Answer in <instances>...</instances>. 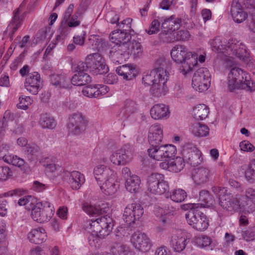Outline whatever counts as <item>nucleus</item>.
<instances>
[{"label": "nucleus", "mask_w": 255, "mask_h": 255, "mask_svg": "<svg viewBox=\"0 0 255 255\" xmlns=\"http://www.w3.org/2000/svg\"><path fill=\"white\" fill-rule=\"evenodd\" d=\"M46 237L45 230L41 228L33 229L28 234V239L35 244L42 243L46 240Z\"/></svg>", "instance_id": "obj_34"}, {"label": "nucleus", "mask_w": 255, "mask_h": 255, "mask_svg": "<svg viewBox=\"0 0 255 255\" xmlns=\"http://www.w3.org/2000/svg\"><path fill=\"white\" fill-rule=\"evenodd\" d=\"M209 109L204 104L197 105L193 110L194 118L196 120H203L207 117Z\"/></svg>", "instance_id": "obj_46"}, {"label": "nucleus", "mask_w": 255, "mask_h": 255, "mask_svg": "<svg viewBox=\"0 0 255 255\" xmlns=\"http://www.w3.org/2000/svg\"><path fill=\"white\" fill-rule=\"evenodd\" d=\"M35 199L31 196H27L19 199L18 204L20 206H25L26 209L32 211L36 203Z\"/></svg>", "instance_id": "obj_52"}, {"label": "nucleus", "mask_w": 255, "mask_h": 255, "mask_svg": "<svg viewBox=\"0 0 255 255\" xmlns=\"http://www.w3.org/2000/svg\"><path fill=\"white\" fill-rule=\"evenodd\" d=\"M13 119V114L8 110L6 111L2 119L0 121V133H3L5 128L7 126V123L12 121Z\"/></svg>", "instance_id": "obj_53"}, {"label": "nucleus", "mask_w": 255, "mask_h": 255, "mask_svg": "<svg viewBox=\"0 0 255 255\" xmlns=\"http://www.w3.org/2000/svg\"><path fill=\"white\" fill-rule=\"evenodd\" d=\"M54 207L48 201L36 203L31 212L32 218L39 223L48 221L54 214Z\"/></svg>", "instance_id": "obj_8"}, {"label": "nucleus", "mask_w": 255, "mask_h": 255, "mask_svg": "<svg viewBox=\"0 0 255 255\" xmlns=\"http://www.w3.org/2000/svg\"><path fill=\"white\" fill-rule=\"evenodd\" d=\"M149 156L158 161H162L166 158H171L176 153V147L171 144H166L159 146H151L148 149Z\"/></svg>", "instance_id": "obj_9"}, {"label": "nucleus", "mask_w": 255, "mask_h": 255, "mask_svg": "<svg viewBox=\"0 0 255 255\" xmlns=\"http://www.w3.org/2000/svg\"><path fill=\"white\" fill-rule=\"evenodd\" d=\"M12 176V172L8 167H0V180L5 181Z\"/></svg>", "instance_id": "obj_55"}, {"label": "nucleus", "mask_w": 255, "mask_h": 255, "mask_svg": "<svg viewBox=\"0 0 255 255\" xmlns=\"http://www.w3.org/2000/svg\"><path fill=\"white\" fill-rule=\"evenodd\" d=\"M132 151L131 146L129 144H125L113 153L110 160L116 165H124L131 158Z\"/></svg>", "instance_id": "obj_14"}, {"label": "nucleus", "mask_w": 255, "mask_h": 255, "mask_svg": "<svg viewBox=\"0 0 255 255\" xmlns=\"http://www.w3.org/2000/svg\"><path fill=\"white\" fill-rule=\"evenodd\" d=\"M169 111L168 106L163 104L154 105L150 110L152 118L155 120H161L169 117Z\"/></svg>", "instance_id": "obj_26"}, {"label": "nucleus", "mask_w": 255, "mask_h": 255, "mask_svg": "<svg viewBox=\"0 0 255 255\" xmlns=\"http://www.w3.org/2000/svg\"><path fill=\"white\" fill-rule=\"evenodd\" d=\"M185 218L187 223L198 231L203 232L209 226V220L202 212L199 204L189 205V210L185 214Z\"/></svg>", "instance_id": "obj_6"}, {"label": "nucleus", "mask_w": 255, "mask_h": 255, "mask_svg": "<svg viewBox=\"0 0 255 255\" xmlns=\"http://www.w3.org/2000/svg\"><path fill=\"white\" fill-rule=\"evenodd\" d=\"M86 11L85 6L80 4L75 13L71 16L70 19L66 22L69 27H75L80 24V19L82 17L83 14Z\"/></svg>", "instance_id": "obj_38"}, {"label": "nucleus", "mask_w": 255, "mask_h": 255, "mask_svg": "<svg viewBox=\"0 0 255 255\" xmlns=\"http://www.w3.org/2000/svg\"><path fill=\"white\" fill-rule=\"evenodd\" d=\"M242 236L247 241L254 240L255 239V231L251 228H249L243 232Z\"/></svg>", "instance_id": "obj_60"}, {"label": "nucleus", "mask_w": 255, "mask_h": 255, "mask_svg": "<svg viewBox=\"0 0 255 255\" xmlns=\"http://www.w3.org/2000/svg\"><path fill=\"white\" fill-rule=\"evenodd\" d=\"M131 243L135 249L142 252L148 251L152 244L147 236L139 231L135 232L131 236Z\"/></svg>", "instance_id": "obj_17"}, {"label": "nucleus", "mask_w": 255, "mask_h": 255, "mask_svg": "<svg viewBox=\"0 0 255 255\" xmlns=\"http://www.w3.org/2000/svg\"><path fill=\"white\" fill-rule=\"evenodd\" d=\"M116 181L117 176L115 173L106 178L104 181V182L100 185L101 189L104 190L105 194L112 195L116 193L118 187V185L116 184Z\"/></svg>", "instance_id": "obj_29"}, {"label": "nucleus", "mask_w": 255, "mask_h": 255, "mask_svg": "<svg viewBox=\"0 0 255 255\" xmlns=\"http://www.w3.org/2000/svg\"><path fill=\"white\" fill-rule=\"evenodd\" d=\"M163 138V129L160 125H153L149 129L148 139L151 146L159 145Z\"/></svg>", "instance_id": "obj_22"}, {"label": "nucleus", "mask_w": 255, "mask_h": 255, "mask_svg": "<svg viewBox=\"0 0 255 255\" xmlns=\"http://www.w3.org/2000/svg\"><path fill=\"white\" fill-rule=\"evenodd\" d=\"M240 147L242 150L252 152L255 150L254 146L248 141H244L240 143Z\"/></svg>", "instance_id": "obj_63"}, {"label": "nucleus", "mask_w": 255, "mask_h": 255, "mask_svg": "<svg viewBox=\"0 0 255 255\" xmlns=\"http://www.w3.org/2000/svg\"><path fill=\"white\" fill-rule=\"evenodd\" d=\"M138 110L136 103L132 100L127 99L124 102L121 113L125 119H128L131 115L135 113Z\"/></svg>", "instance_id": "obj_40"}, {"label": "nucleus", "mask_w": 255, "mask_h": 255, "mask_svg": "<svg viewBox=\"0 0 255 255\" xmlns=\"http://www.w3.org/2000/svg\"><path fill=\"white\" fill-rule=\"evenodd\" d=\"M199 201L201 202L199 207L202 209L203 207H209L215 203V199L209 191L202 190L199 192Z\"/></svg>", "instance_id": "obj_37"}, {"label": "nucleus", "mask_w": 255, "mask_h": 255, "mask_svg": "<svg viewBox=\"0 0 255 255\" xmlns=\"http://www.w3.org/2000/svg\"><path fill=\"white\" fill-rule=\"evenodd\" d=\"M26 0H24L20 5L19 7L14 11V15L10 23L7 27V30H10L9 33L10 40L11 41L13 39V36L21 26L24 16L19 15L20 12L21 11V8L25 5Z\"/></svg>", "instance_id": "obj_19"}, {"label": "nucleus", "mask_w": 255, "mask_h": 255, "mask_svg": "<svg viewBox=\"0 0 255 255\" xmlns=\"http://www.w3.org/2000/svg\"><path fill=\"white\" fill-rule=\"evenodd\" d=\"M192 133L197 137L206 136L209 134V128L205 125L200 123H196L192 127Z\"/></svg>", "instance_id": "obj_47"}, {"label": "nucleus", "mask_w": 255, "mask_h": 255, "mask_svg": "<svg viewBox=\"0 0 255 255\" xmlns=\"http://www.w3.org/2000/svg\"><path fill=\"white\" fill-rule=\"evenodd\" d=\"M116 44L110 51L109 56L114 62L121 63L128 58L126 42L124 41H111Z\"/></svg>", "instance_id": "obj_18"}, {"label": "nucleus", "mask_w": 255, "mask_h": 255, "mask_svg": "<svg viewBox=\"0 0 255 255\" xmlns=\"http://www.w3.org/2000/svg\"><path fill=\"white\" fill-rule=\"evenodd\" d=\"M219 36L210 40L212 50L217 53L219 56L223 55L226 57L233 58L235 56L240 59H244L247 51L245 45L235 39L230 40L227 43Z\"/></svg>", "instance_id": "obj_1"}, {"label": "nucleus", "mask_w": 255, "mask_h": 255, "mask_svg": "<svg viewBox=\"0 0 255 255\" xmlns=\"http://www.w3.org/2000/svg\"><path fill=\"white\" fill-rule=\"evenodd\" d=\"M144 213L143 208L139 203H132L128 205L123 214V219L128 225H130L135 220H139Z\"/></svg>", "instance_id": "obj_15"}, {"label": "nucleus", "mask_w": 255, "mask_h": 255, "mask_svg": "<svg viewBox=\"0 0 255 255\" xmlns=\"http://www.w3.org/2000/svg\"><path fill=\"white\" fill-rule=\"evenodd\" d=\"M160 22L158 20L154 19L151 23V25L147 31L148 34L151 35L159 31L160 27Z\"/></svg>", "instance_id": "obj_59"}, {"label": "nucleus", "mask_w": 255, "mask_h": 255, "mask_svg": "<svg viewBox=\"0 0 255 255\" xmlns=\"http://www.w3.org/2000/svg\"><path fill=\"white\" fill-rule=\"evenodd\" d=\"M4 162L11 164L14 166L21 167L24 164V160L17 156L11 154H4L2 157Z\"/></svg>", "instance_id": "obj_51"}, {"label": "nucleus", "mask_w": 255, "mask_h": 255, "mask_svg": "<svg viewBox=\"0 0 255 255\" xmlns=\"http://www.w3.org/2000/svg\"><path fill=\"white\" fill-rule=\"evenodd\" d=\"M170 54L175 62L182 64L180 70L184 75L191 71L197 64L196 54L187 53L186 48L183 45H177L174 46Z\"/></svg>", "instance_id": "obj_4"}, {"label": "nucleus", "mask_w": 255, "mask_h": 255, "mask_svg": "<svg viewBox=\"0 0 255 255\" xmlns=\"http://www.w3.org/2000/svg\"><path fill=\"white\" fill-rule=\"evenodd\" d=\"M187 197L186 192L181 189L173 190L169 194H167L166 198H170L173 201L180 203L184 200Z\"/></svg>", "instance_id": "obj_49"}, {"label": "nucleus", "mask_w": 255, "mask_h": 255, "mask_svg": "<svg viewBox=\"0 0 255 255\" xmlns=\"http://www.w3.org/2000/svg\"><path fill=\"white\" fill-rule=\"evenodd\" d=\"M40 76L37 72L29 73L26 78L24 86L33 95H36L40 88Z\"/></svg>", "instance_id": "obj_21"}, {"label": "nucleus", "mask_w": 255, "mask_h": 255, "mask_svg": "<svg viewBox=\"0 0 255 255\" xmlns=\"http://www.w3.org/2000/svg\"><path fill=\"white\" fill-rule=\"evenodd\" d=\"M190 34L186 30H175L170 33H166L165 38H163V41L166 42H172L174 41H185L188 40Z\"/></svg>", "instance_id": "obj_30"}, {"label": "nucleus", "mask_w": 255, "mask_h": 255, "mask_svg": "<svg viewBox=\"0 0 255 255\" xmlns=\"http://www.w3.org/2000/svg\"><path fill=\"white\" fill-rule=\"evenodd\" d=\"M134 72V70L128 65H123L116 69L117 74L127 80H131L135 77Z\"/></svg>", "instance_id": "obj_43"}, {"label": "nucleus", "mask_w": 255, "mask_h": 255, "mask_svg": "<svg viewBox=\"0 0 255 255\" xmlns=\"http://www.w3.org/2000/svg\"><path fill=\"white\" fill-rule=\"evenodd\" d=\"M245 178L250 183H255V159L251 161L245 172Z\"/></svg>", "instance_id": "obj_50"}, {"label": "nucleus", "mask_w": 255, "mask_h": 255, "mask_svg": "<svg viewBox=\"0 0 255 255\" xmlns=\"http://www.w3.org/2000/svg\"><path fill=\"white\" fill-rule=\"evenodd\" d=\"M228 88L230 92L239 89L253 92L255 90V84L246 71L238 67H234L228 75Z\"/></svg>", "instance_id": "obj_3"}, {"label": "nucleus", "mask_w": 255, "mask_h": 255, "mask_svg": "<svg viewBox=\"0 0 255 255\" xmlns=\"http://www.w3.org/2000/svg\"><path fill=\"white\" fill-rule=\"evenodd\" d=\"M94 173L98 184L101 185L106 178L111 176L115 172L105 165H99L95 168Z\"/></svg>", "instance_id": "obj_28"}, {"label": "nucleus", "mask_w": 255, "mask_h": 255, "mask_svg": "<svg viewBox=\"0 0 255 255\" xmlns=\"http://www.w3.org/2000/svg\"><path fill=\"white\" fill-rule=\"evenodd\" d=\"M185 161L183 157L177 156L170 160V171L174 172H178L182 170L185 166Z\"/></svg>", "instance_id": "obj_48"}, {"label": "nucleus", "mask_w": 255, "mask_h": 255, "mask_svg": "<svg viewBox=\"0 0 255 255\" xmlns=\"http://www.w3.org/2000/svg\"><path fill=\"white\" fill-rule=\"evenodd\" d=\"M156 71L153 70L149 72L144 73L142 77V82L145 86H152L153 84L160 80L161 77L158 76Z\"/></svg>", "instance_id": "obj_45"}, {"label": "nucleus", "mask_w": 255, "mask_h": 255, "mask_svg": "<svg viewBox=\"0 0 255 255\" xmlns=\"http://www.w3.org/2000/svg\"><path fill=\"white\" fill-rule=\"evenodd\" d=\"M170 69V63L168 59L164 57L158 59L155 62L153 71H156L158 76L167 79V73Z\"/></svg>", "instance_id": "obj_24"}, {"label": "nucleus", "mask_w": 255, "mask_h": 255, "mask_svg": "<svg viewBox=\"0 0 255 255\" xmlns=\"http://www.w3.org/2000/svg\"><path fill=\"white\" fill-rule=\"evenodd\" d=\"M87 122L80 113H74L69 118L67 128L69 132L74 134H79L86 128Z\"/></svg>", "instance_id": "obj_16"}, {"label": "nucleus", "mask_w": 255, "mask_h": 255, "mask_svg": "<svg viewBox=\"0 0 255 255\" xmlns=\"http://www.w3.org/2000/svg\"><path fill=\"white\" fill-rule=\"evenodd\" d=\"M87 70H80L78 69V65L76 67L75 74L71 79V83L74 85L83 86L89 83L91 79L89 75L85 73Z\"/></svg>", "instance_id": "obj_31"}, {"label": "nucleus", "mask_w": 255, "mask_h": 255, "mask_svg": "<svg viewBox=\"0 0 255 255\" xmlns=\"http://www.w3.org/2000/svg\"><path fill=\"white\" fill-rule=\"evenodd\" d=\"M211 176L210 170L206 167L195 169L192 174V178L197 185H201L209 181Z\"/></svg>", "instance_id": "obj_23"}, {"label": "nucleus", "mask_w": 255, "mask_h": 255, "mask_svg": "<svg viewBox=\"0 0 255 255\" xmlns=\"http://www.w3.org/2000/svg\"><path fill=\"white\" fill-rule=\"evenodd\" d=\"M211 74L206 68H200L194 73L192 78L193 88L199 92L207 90L210 84Z\"/></svg>", "instance_id": "obj_10"}, {"label": "nucleus", "mask_w": 255, "mask_h": 255, "mask_svg": "<svg viewBox=\"0 0 255 255\" xmlns=\"http://www.w3.org/2000/svg\"><path fill=\"white\" fill-rule=\"evenodd\" d=\"M89 225L91 234L88 237V242L91 246H96L100 238H104L110 234L114 225L113 219L106 215L91 220Z\"/></svg>", "instance_id": "obj_2"}, {"label": "nucleus", "mask_w": 255, "mask_h": 255, "mask_svg": "<svg viewBox=\"0 0 255 255\" xmlns=\"http://www.w3.org/2000/svg\"><path fill=\"white\" fill-rule=\"evenodd\" d=\"M24 153L28 159L34 161L41 154L40 147L35 143H29L24 149Z\"/></svg>", "instance_id": "obj_35"}, {"label": "nucleus", "mask_w": 255, "mask_h": 255, "mask_svg": "<svg viewBox=\"0 0 255 255\" xmlns=\"http://www.w3.org/2000/svg\"><path fill=\"white\" fill-rule=\"evenodd\" d=\"M186 239L181 232H176L171 236L170 245L174 251L177 252L182 251L185 248Z\"/></svg>", "instance_id": "obj_27"}, {"label": "nucleus", "mask_w": 255, "mask_h": 255, "mask_svg": "<svg viewBox=\"0 0 255 255\" xmlns=\"http://www.w3.org/2000/svg\"><path fill=\"white\" fill-rule=\"evenodd\" d=\"M182 155L184 161L191 166H196L202 162L201 152L191 143L184 145Z\"/></svg>", "instance_id": "obj_12"}, {"label": "nucleus", "mask_w": 255, "mask_h": 255, "mask_svg": "<svg viewBox=\"0 0 255 255\" xmlns=\"http://www.w3.org/2000/svg\"><path fill=\"white\" fill-rule=\"evenodd\" d=\"M211 239L208 236H202L196 240L198 246L200 248H205L209 246L211 243Z\"/></svg>", "instance_id": "obj_58"}, {"label": "nucleus", "mask_w": 255, "mask_h": 255, "mask_svg": "<svg viewBox=\"0 0 255 255\" xmlns=\"http://www.w3.org/2000/svg\"><path fill=\"white\" fill-rule=\"evenodd\" d=\"M19 102L17 104V107L19 109L26 110L29 105L31 104L32 100L30 97L27 96L23 98L22 96L19 98Z\"/></svg>", "instance_id": "obj_56"}, {"label": "nucleus", "mask_w": 255, "mask_h": 255, "mask_svg": "<svg viewBox=\"0 0 255 255\" xmlns=\"http://www.w3.org/2000/svg\"><path fill=\"white\" fill-rule=\"evenodd\" d=\"M130 231L131 229L129 227H119L117 229V232L116 235L118 240H122L124 237L128 236L130 234Z\"/></svg>", "instance_id": "obj_57"}, {"label": "nucleus", "mask_w": 255, "mask_h": 255, "mask_svg": "<svg viewBox=\"0 0 255 255\" xmlns=\"http://www.w3.org/2000/svg\"><path fill=\"white\" fill-rule=\"evenodd\" d=\"M97 85L86 86L83 90L82 93L85 96L90 98H97L98 97Z\"/></svg>", "instance_id": "obj_54"}, {"label": "nucleus", "mask_w": 255, "mask_h": 255, "mask_svg": "<svg viewBox=\"0 0 255 255\" xmlns=\"http://www.w3.org/2000/svg\"><path fill=\"white\" fill-rule=\"evenodd\" d=\"M140 180L136 175L129 176L126 181V188L130 193L136 192L139 188Z\"/></svg>", "instance_id": "obj_42"}, {"label": "nucleus", "mask_w": 255, "mask_h": 255, "mask_svg": "<svg viewBox=\"0 0 255 255\" xmlns=\"http://www.w3.org/2000/svg\"><path fill=\"white\" fill-rule=\"evenodd\" d=\"M231 13L234 21L238 23L243 22L248 17L247 13L244 11L242 5L238 2H233Z\"/></svg>", "instance_id": "obj_25"}, {"label": "nucleus", "mask_w": 255, "mask_h": 255, "mask_svg": "<svg viewBox=\"0 0 255 255\" xmlns=\"http://www.w3.org/2000/svg\"><path fill=\"white\" fill-rule=\"evenodd\" d=\"M167 79L161 78L158 81L153 84L150 89V93L153 96L159 97L165 95L167 91L166 83Z\"/></svg>", "instance_id": "obj_32"}, {"label": "nucleus", "mask_w": 255, "mask_h": 255, "mask_svg": "<svg viewBox=\"0 0 255 255\" xmlns=\"http://www.w3.org/2000/svg\"><path fill=\"white\" fill-rule=\"evenodd\" d=\"M67 173L70 176L69 182L72 189H79L85 182L84 176L77 171L67 172Z\"/></svg>", "instance_id": "obj_36"}, {"label": "nucleus", "mask_w": 255, "mask_h": 255, "mask_svg": "<svg viewBox=\"0 0 255 255\" xmlns=\"http://www.w3.org/2000/svg\"><path fill=\"white\" fill-rule=\"evenodd\" d=\"M118 78L116 74L109 73L104 78V82L108 84H114L117 82Z\"/></svg>", "instance_id": "obj_64"}, {"label": "nucleus", "mask_w": 255, "mask_h": 255, "mask_svg": "<svg viewBox=\"0 0 255 255\" xmlns=\"http://www.w3.org/2000/svg\"><path fill=\"white\" fill-rule=\"evenodd\" d=\"M83 209L87 214L92 215H98L106 213L109 210L108 208L106 207L105 204L99 205H92L88 203H84L83 204Z\"/></svg>", "instance_id": "obj_33"}, {"label": "nucleus", "mask_w": 255, "mask_h": 255, "mask_svg": "<svg viewBox=\"0 0 255 255\" xmlns=\"http://www.w3.org/2000/svg\"><path fill=\"white\" fill-rule=\"evenodd\" d=\"M39 123L44 128L53 129L56 126L54 118L47 113L41 115Z\"/></svg>", "instance_id": "obj_44"}, {"label": "nucleus", "mask_w": 255, "mask_h": 255, "mask_svg": "<svg viewBox=\"0 0 255 255\" xmlns=\"http://www.w3.org/2000/svg\"><path fill=\"white\" fill-rule=\"evenodd\" d=\"M78 68L80 70H88L94 75L104 74L108 72L109 68L101 55L95 53L88 55L85 62H79Z\"/></svg>", "instance_id": "obj_5"}, {"label": "nucleus", "mask_w": 255, "mask_h": 255, "mask_svg": "<svg viewBox=\"0 0 255 255\" xmlns=\"http://www.w3.org/2000/svg\"><path fill=\"white\" fill-rule=\"evenodd\" d=\"M70 78L65 75H52L50 77V81L52 85L56 87L67 88Z\"/></svg>", "instance_id": "obj_41"}, {"label": "nucleus", "mask_w": 255, "mask_h": 255, "mask_svg": "<svg viewBox=\"0 0 255 255\" xmlns=\"http://www.w3.org/2000/svg\"><path fill=\"white\" fill-rule=\"evenodd\" d=\"M173 94L175 97L177 98H181L184 95V90L183 86L181 84H176L175 85L173 89Z\"/></svg>", "instance_id": "obj_61"}, {"label": "nucleus", "mask_w": 255, "mask_h": 255, "mask_svg": "<svg viewBox=\"0 0 255 255\" xmlns=\"http://www.w3.org/2000/svg\"><path fill=\"white\" fill-rule=\"evenodd\" d=\"M167 182L164 180L162 174L152 173L147 179V189L149 192L154 194H162L168 189Z\"/></svg>", "instance_id": "obj_11"}, {"label": "nucleus", "mask_w": 255, "mask_h": 255, "mask_svg": "<svg viewBox=\"0 0 255 255\" xmlns=\"http://www.w3.org/2000/svg\"><path fill=\"white\" fill-rule=\"evenodd\" d=\"M87 44L89 45V47L95 50L98 49L99 45L100 44L99 40L95 36H91L88 39Z\"/></svg>", "instance_id": "obj_62"}, {"label": "nucleus", "mask_w": 255, "mask_h": 255, "mask_svg": "<svg viewBox=\"0 0 255 255\" xmlns=\"http://www.w3.org/2000/svg\"><path fill=\"white\" fill-rule=\"evenodd\" d=\"M219 204L224 209L230 212H236L244 208V205L240 199L231 194H225L219 198Z\"/></svg>", "instance_id": "obj_13"}, {"label": "nucleus", "mask_w": 255, "mask_h": 255, "mask_svg": "<svg viewBox=\"0 0 255 255\" xmlns=\"http://www.w3.org/2000/svg\"><path fill=\"white\" fill-rule=\"evenodd\" d=\"M163 18H160V21H162ZM164 21L161 24V28L163 29L162 32L160 34V38L163 40L165 38V34L166 33H170L177 30L180 26L181 19L175 18V16L172 15L170 17L163 19Z\"/></svg>", "instance_id": "obj_20"}, {"label": "nucleus", "mask_w": 255, "mask_h": 255, "mask_svg": "<svg viewBox=\"0 0 255 255\" xmlns=\"http://www.w3.org/2000/svg\"><path fill=\"white\" fill-rule=\"evenodd\" d=\"M132 19L127 18L120 23H117L118 29L114 30L110 35L111 41L129 42L134 36V31L131 29V22Z\"/></svg>", "instance_id": "obj_7"}, {"label": "nucleus", "mask_w": 255, "mask_h": 255, "mask_svg": "<svg viewBox=\"0 0 255 255\" xmlns=\"http://www.w3.org/2000/svg\"><path fill=\"white\" fill-rule=\"evenodd\" d=\"M127 53L133 55L134 57H138L141 55L142 49L140 43L135 39H131L129 42H126Z\"/></svg>", "instance_id": "obj_39"}]
</instances>
